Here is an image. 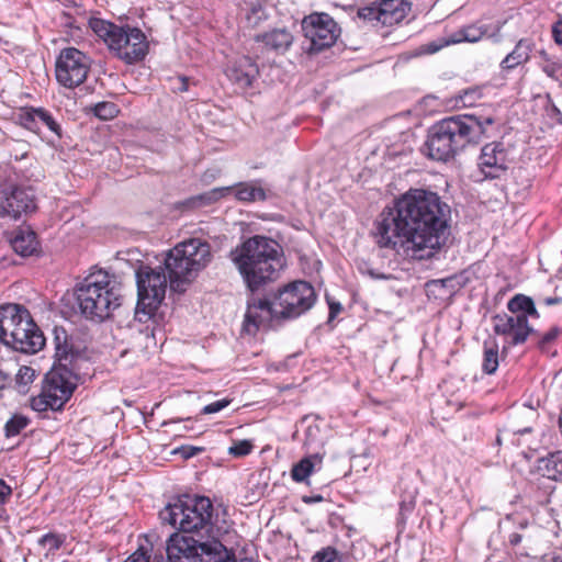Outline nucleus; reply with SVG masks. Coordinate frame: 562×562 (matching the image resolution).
<instances>
[{
  "instance_id": "obj_3",
  "label": "nucleus",
  "mask_w": 562,
  "mask_h": 562,
  "mask_svg": "<svg viewBox=\"0 0 562 562\" xmlns=\"http://www.w3.org/2000/svg\"><path fill=\"white\" fill-rule=\"evenodd\" d=\"M80 313L90 321L103 322L121 305V289L105 271L90 273L76 288Z\"/></svg>"
},
{
  "instance_id": "obj_5",
  "label": "nucleus",
  "mask_w": 562,
  "mask_h": 562,
  "mask_svg": "<svg viewBox=\"0 0 562 562\" xmlns=\"http://www.w3.org/2000/svg\"><path fill=\"white\" fill-rule=\"evenodd\" d=\"M213 259L211 245L201 238H190L176 245L166 256L170 289L183 292L184 286L193 281Z\"/></svg>"
},
{
  "instance_id": "obj_42",
  "label": "nucleus",
  "mask_w": 562,
  "mask_h": 562,
  "mask_svg": "<svg viewBox=\"0 0 562 562\" xmlns=\"http://www.w3.org/2000/svg\"><path fill=\"white\" fill-rule=\"evenodd\" d=\"M252 445L248 440H241L238 442H235L232 447H229L228 452L232 456L235 457H244L251 452Z\"/></svg>"
},
{
  "instance_id": "obj_22",
  "label": "nucleus",
  "mask_w": 562,
  "mask_h": 562,
  "mask_svg": "<svg viewBox=\"0 0 562 562\" xmlns=\"http://www.w3.org/2000/svg\"><path fill=\"white\" fill-rule=\"evenodd\" d=\"M25 125L32 128V124H42L57 138L63 137V128L59 121L43 108H31L24 115Z\"/></svg>"
},
{
  "instance_id": "obj_15",
  "label": "nucleus",
  "mask_w": 562,
  "mask_h": 562,
  "mask_svg": "<svg viewBox=\"0 0 562 562\" xmlns=\"http://www.w3.org/2000/svg\"><path fill=\"white\" fill-rule=\"evenodd\" d=\"M36 207L34 192L31 188H13L10 192L0 191V216L19 218L22 214Z\"/></svg>"
},
{
  "instance_id": "obj_14",
  "label": "nucleus",
  "mask_w": 562,
  "mask_h": 562,
  "mask_svg": "<svg viewBox=\"0 0 562 562\" xmlns=\"http://www.w3.org/2000/svg\"><path fill=\"white\" fill-rule=\"evenodd\" d=\"M78 378L66 366L54 367L43 384L46 397L53 400L55 407L61 408L77 386Z\"/></svg>"
},
{
  "instance_id": "obj_46",
  "label": "nucleus",
  "mask_w": 562,
  "mask_h": 562,
  "mask_svg": "<svg viewBox=\"0 0 562 562\" xmlns=\"http://www.w3.org/2000/svg\"><path fill=\"white\" fill-rule=\"evenodd\" d=\"M150 553L145 547H140L132 553L124 562H149Z\"/></svg>"
},
{
  "instance_id": "obj_52",
  "label": "nucleus",
  "mask_w": 562,
  "mask_h": 562,
  "mask_svg": "<svg viewBox=\"0 0 562 562\" xmlns=\"http://www.w3.org/2000/svg\"><path fill=\"white\" fill-rule=\"evenodd\" d=\"M180 86L177 88L179 92H186L189 89V79L184 76L178 78Z\"/></svg>"
},
{
  "instance_id": "obj_20",
  "label": "nucleus",
  "mask_w": 562,
  "mask_h": 562,
  "mask_svg": "<svg viewBox=\"0 0 562 562\" xmlns=\"http://www.w3.org/2000/svg\"><path fill=\"white\" fill-rule=\"evenodd\" d=\"M487 34V27L485 25L471 24L461 27L460 30L451 33L446 42L441 45L429 44L427 52L436 53L441 47L451 44H459L462 42L476 43Z\"/></svg>"
},
{
  "instance_id": "obj_51",
  "label": "nucleus",
  "mask_w": 562,
  "mask_h": 562,
  "mask_svg": "<svg viewBox=\"0 0 562 562\" xmlns=\"http://www.w3.org/2000/svg\"><path fill=\"white\" fill-rule=\"evenodd\" d=\"M218 175V169H210L203 175L202 181L209 183L210 181L214 180Z\"/></svg>"
},
{
  "instance_id": "obj_19",
  "label": "nucleus",
  "mask_w": 562,
  "mask_h": 562,
  "mask_svg": "<svg viewBox=\"0 0 562 562\" xmlns=\"http://www.w3.org/2000/svg\"><path fill=\"white\" fill-rule=\"evenodd\" d=\"M471 125L467 119L451 116L436 123L429 130V140H454V138L468 137L471 133Z\"/></svg>"
},
{
  "instance_id": "obj_26",
  "label": "nucleus",
  "mask_w": 562,
  "mask_h": 562,
  "mask_svg": "<svg viewBox=\"0 0 562 562\" xmlns=\"http://www.w3.org/2000/svg\"><path fill=\"white\" fill-rule=\"evenodd\" d=\"M532 44L529 40L521 38L516 44L513 52H510L501 63V67L504 70H512L517 66L525 64L530 58Z\"/></svg>"
},
{
  "instance_id": "obj_34",
  "label": "nucleus",
  "mask_w": 562,
  "mask_h": 562,
  "mask_svg": "<svg viewBox=\"0 0 562 562\" xmlns=\"http://www.w3.org/2000/svg\"><path fill=\"white\" fill-rule=\"evenodd\" d=\"M358 269L362 274L370 277L373 280L385 279L384 265L383 262L376 263L373 259L361 260L358 263Z\"/></svg>"
},
{
  "instance_id": "obj_9",
  "label": "nucleus",
  "mask_w": 562,
  "mask_h": 562,
  "mask_svg": "<svg viewBox=\"0 0 562 562\" xmlns=\"http://www.w3.org/2000/svg\"><path fill=\"white\" fill-rule=\"evenodd\" d=\"M166 551L169 562H203L200 551L215 555L216 562L229 559L227 548L220 540L200 543L192 537L177 532L169 537Z\"/></svg>"
},
{
  "instance_id": "obj_60",
  "label": "nucleus",
  "mask_w": 562,
  "mask_h": 562,
  "mask_svg": "<svg viewBox=\"0 0 562 562\" xmlns=\"http://www.w3.org/2000/svg\"><path fill=\"white\" fill-rule=\"evenodd\" d=\"M528 414H529V415H531V416H533V415H535V412H532V411H530V409H529V411H528Z\"/></svg>"
},
{
  "instance_id": "obj_38",
  "label": "nucleus",
  "mask_w": 562,
  "mask_h": 562,
  "mask_svg": "<svg viewBox=\"0 0 562 562\" xmlns=\"http://www.w3.org/2000/svg\"><path fill=\"white\" fill-rule=\"evenodd\" d=\"M64 540L65 538L63 536L49 532L38 539V544L45 550H47L48 554L58 550L63 544Z\"/></svg>"
},
{
  "instance_id": "obj_58",
  "label": "nucleus",
  "mask_w": 562,
  "mask_h": 562,
  "mask_svg": "<svg viewBox=\"0 0 562 562\" xmlns=\"http://www.w3.org/2000/svg\"><path fill=\"white\" fill-rule=\"evenodd\" d=\"M552 112L560 115V110L554 104H552Z\"/></svg>"
},
{
  "instance_id": "obj_44",
  "label": "nucleus",
  "mask_w": 562,
  "mask_h": 562,
  "mask_svg": "<svg viewBox=\"0 0 562 562\" xmlns=\"http://www.w3.org/2000/svg\"><path fill=\"white\" fill-rule=\"evenodd\" d=\"M376 244L381 249L386 247V217L383 214L376 223Z\"/></svg>"
},
{
  "instance_id": "obj_54",
  "label": "nucleus",
  "mask_w": 562,
  "mask_h": 562,
  "mask_svg": "<svg viewBox=\"0 0 562 562\" xmlns=\"http://www.w3.org/2000/svg\"><path fill=\"white\" fill-rule=\"evenodd\" d=\"M562 302V299L560 296H553V297H546L543 299V303L548 306L555 305Z\"/></svg>"
},
{
  "instance_id": "obj_61",
  "label": "nucleus",
  "mask_w": 562,
  "mask_h": 562,
  "mask_svg": "<svg viewBox=\"0 0 562 562\" xmlns=\"http://www.w3.org/2000/svg\"><path fill=\"white\" fill-rule=\"evenodd\" d=\"M488 176H491L492 178L497 177V175H493V173H488Z\"/></svg>"
},
{
  "instance_id": "obj_62",
  "label": "nucleus",
  "mask_w": 562,
  "mask_h": 562,
  "mask_svg": "<svg viewBox=\"0 0 562 562\" xmlns=\"http://www.w3.org/2000/svg\"><path fill=\"white\" fill-rule=\"evenodd\" d=\"M61 562H70V561H68V560H64V561H61Z\"/></svg>"
},
{
  "instance_id": "obj_4",
  "label": "nucleus",
  "mask_w": 562,
  "mask_h": 562,
  "mask_svg": "<svg viewBox=\"0 0 562 562\" xmlns=\"http://www.w3.org/2000/svg\"><path fill=\"white\" fill-rule=\"evenodd\" d=\"M160 518L183 532L205 530L214 539L228 532V526H218L212 521L213 505L210 498L204 496L179 498L160 512Z\"/></svg>"
},
{
  "instance_id": "obj_12",
  "label": "nucleus",
  "mask_w": 562,
  "mask_h": 562,
  "mask_svg": "<svg viewBox=\"0 0 562 562\" xmlns=\"http://www.w3.org/2000/svg\"><path fill=\"white\" fill-rule=\"evenodd\" d=\"M315 301L314 288L305 281L288 284L273 300L280 318H295L308 311Z\"/></svg>"
},
{
  "instance_id": "obj_25",
  "label": "nucleus",
  "mask_w": 562,
  "mask_h": 562,
  "mask_svg": "<svg viewBox=\"0 0 562 562\" xmlns=\"http://www.w3.org/2000/svg\"><path fill=\"white\" fill-rule=\"evenodd\" d=\"M503 143H486L481 150L480 166L505 169L506 156Z\"/></svg>"
},
{
  "instance_id": "obj_7",
  "label": "nucleus",
  "mask_w": 562,
  "mask_h": 562,
  "mask_svg": "<svg viewBox=\"0 0 562 562\" xmlns=\"http://www.w3.org/2000/svg\"><path fill=\"white\" fill-rule=\"evenodd\" d=\"M89 27L104 41L119 59L128 65L143 60L148 54L147 37L137 27L119 26L99 18H90Z\"/></svg>"
},
{
  "instance_id": "obj_56",
  "label": "nucleus",
  "mask_w": 562,
  "mask_h": 562,
  "mask_svg": "<svg viewBox=\"0 0 562 562\" xmlns=\"http://www.w3.org/2000/svg\"><path fill=\"white\" fill-rule=\"evenodd\" d=\"M530 431H531V427H529V426L524 427V428H514L513 429L514 434H519V435H522V434H526V432H530Z\"/></svg>"
},
{
  "instance_id": "obj_43",
  "label": "nucleus",
  "mask_w": 562,
  "mask_h": 562,
  "mask_svg": "<svg viewBox=\"0 0 562 562\" xmlns=\"http://www.w3.org/2000/svg\"><path fill=\"white\" fill-rule=\"evenodd\" d=\"M231 403H232V400H229V398H222V400L215 401L213 403L205 405L201 409V414H203V415L216 414V413L223 411L224 408H226Z\"/></svg>"
},
{
  "instance_id": "obj_11",
  "label": "nucleus",
  "mask_w": 562,
  "mask_h": 562,
  "mask_svg": "<svg viewBox=\"0 0 562 562\" xmlns=\"http://www.w3.org/2000/svg\"><path fill=\"white\" fill-rule=\"evenodd\" d=\"M302 30L310 42L308 54H317L330 48L340 35L337 22L327 13L314 12L302 21Z\"/></svg>"
},
{
  "instance_id": "obj_45",
  "label": "nucleus",
  "mask_w": 562,
  "mask_h": 562,
  "mask_svg": "<svg viewBox=\"0 0 562 562\" xmlns=\"http://www.w3.org/2000/svg\"><path fill=\"white\" fill-rule=\"evenodd\" d=\"M542 70L547 76L559 81L562 77V63H547L542 66Z\"/></svg>"
},
{
  "instance_id": "obj_55",
  "label": "nucleus",
  "mask_w": 562,
  "mask_h": 562,
  "mask_svg": "<svg viewBox=\"0 0 562 562\" xmlns=\"http://www.w3.org/2000/svg\"><path fill=\"white\" fill-rule=\"evenodd\" d=\"M341 310L340 303H333L330 304V316L334 317L337 313H339Z\"/></svg>"
},
{
  "instance_id": "obj_39",
  "label": "nucleus",
  "mask_w": 562,
  "mask_h": 562,
  "mask_svg": "<svg viewBox=\"0 0 562 562\" xmlns=\"http://www.w3.org/2000/svg\"><path fill=\"white\" fill-rule=\"evenodd\" d=\"M55 345L56 356L58 357V359H67L70 352V346L67 342V336L64 330L61 333H59L57 329L55 330Z\"/></svg>"
},
{
  "instance_id": "obj_31",
  "label": "nucleus",
  "mask_w": 562,
  "mask_h": 562,
  "mask_svg": "<svg viewBox=\"0 0 562 562\" xmlns=\"http://www.w3.org/2000/svg\"><path fill=\"white\" fill-rule=\"evenodd\" d=\"M411 10L412 4L407 0H389V26L402 22Z\"/></svg>"
},
{
  "instance_id": "obj_16",
  "label": "nucleus",
  "mask_w": 562,
  "mask_h": 562,
  "mask_svg": "<svg viewBox=\"0 0 562 562\" xmlns=\"http://www.w3.org/2000/svg\"><path fill=\"white\" fill-rule=\"evenodd\" d=\"M273 318H280L274 302L252 297L248 301L243 331L254 336L259 329L267 327Z\"/></svg>"
},
{
  "instance_id": "obj_36",
  "label": "nucleus",
  "mask_w": 562,
  "mask_h": 562,
  "mask_svg": "<svg viewBox=\"0 0 562 562\" xmlns=\"http://www.w3.org/2000/svg\"><path fill=\"white\" fill-rule=\"evenodd\" d=\"M30 420L27 417L15 414L13 415L5 424V435L7 437H14L19 435L27 425Z\"/></svg>"
},
{
  "instance_id": "obj_1",
  "label": "nucleus",
  "mask_w": 562,
  "mask_h": 562,
  "mask_svg": "<svg viewBox=\"0 0 562 562\" xmlns=\"http://www.w3.org/2000/svg\"><path fill=\"white\" fill-rule=\"evenodd\" d=\"M394 218L398 240L389 237V247L403 249L406 257L426 259L434 256L447 241L450 207L430 191L409 190L395 203Z\"/></svg>"
},
{
  "instance_id": "obj_35",
  "label": "nucleus",
  "mask_w": 562,
  "mask_h": 562,
  "mask_svg": "<svg viewBox=\"0 0 562 562\" xmlns=\"http://www.w3.org/2000/svg\"><path fill=\"white\" fill-rule=\"evenodd\" d=\"M93 113L100 120H112L117 116L120 109L116 103L110 101L99 102L93 106Z\"/></svg>"
},
{
  "instance_id": "obj_28",
  "label": "nucleus",
  "mask_w": 562,
  "mask_h": 562,
  "mask_svg": "<svg viewBox=\"0 0 562 562\" xmlns=\"http://www.w3.org/2000/svg\"><path fill=\"white\" fill-rule=\"evenodd\" d=\"M498 344L494 338H490L483 344L482 370L486 374H493L498 368Z\"/></svg>"
},
{
  "instance_id": "obj_8",
  "label": "nucleus",
  "mask_w": 562,
  "mask_h": 562,
  "mask_svg": "<svg viewBox=\"0 0 562 562\" xmlns=\"http://www.w3.org/2000/svg\"><path fill=\"white\" fill-rule=\"evenodd\" d=\"M127 255L130 256L126 259L127 261L135 260L138 263L135 268L138 292L135 316L139 322H147L154 316L165 299L168 280L170 281L166 274L168 269H166V266L151 268L143 263L135 257L138 251H128Z\"/></svg>"
},
{
  "instance_id": "obj_10",
  "label": "nucleus",
  "mask_w": 562,
  "mask_h": 562,
  "mask_svg": "<svg viewBox=\"0 0 562 562\" xmlns=\"http://www.w3.org/2000/svg\"><path fill=\"white\" fill-rule=\"evenodd\" d=\"M90 68L91 60L83 52L66 47L56 58L55 77L64 88L75 89L87 80Z\"/></svg>"
},
{
  "instance_id": "obj_41",
  "label": "nucleus",
  "mask_w": 562,
  "mask_h": 562,
  "mask_svg": "<svg viewBox=\"0 0 562 562\" xmlns=\"http://www.w3.org/2000/svg\"><path fill=\"white\" fill-rule=\"evenodd\" d=\"M338 557V551L333 547H325L312 557V562H334Z\"/></svg>"
},
{
  "instance_id": "obj_6",
  "label": "nucleus",
  "mask_w": 562,
  "mask_h": 562,
  "mask_svg": "<svg viewBox=\"0 0 562 562\" xmlns=\"http://www.w3.org/2000/svg\"><path fill=\"white\" fill-rule=\"evenodd\" d=\"M0 344L15 351L36 353L45 346V337L24 306L4 304L0 306Z\"/></svg>"
},
{
  "instance_id": "obj_2",
  "label": "nucleus",
  "mask_w": 562,
  "mask_h": 562,
  "mask_svg": "<svg viewBox=\"0 0 562 562\" xmlns=\"http://www.w3.org/2000/svg\"><path fill=\"white\" fill-rule=\"evenodd\" d=\"M231 259L252 292L274 280L282 268L280 245L259 235L246 239L232 250Z\"/></svg>"
},
{
  "instance_id": "obj_50",
  "label": "nucleus",
  "mask_w": 562,
  "mask_h": 562,
  "mask_svg": "<svg viewBox=\"0 0 562 562\" xmlns=\"http://www.w3.org/2000/svg\"><path fill=\"white\" fill-rule=\"evenodd\" d=\"M552 35L558 44H562V20H559L553 24Z\"/></svg>"
},
{
  "instance_id": "obj_30",
  "label": "nucleus",
  "mask_w": 562,
  "mask_h": 562,
  "mask_svg": "<svg viewBox=\"0 0 562 562\" xmlns=\"http://www.w3.org/2000/svg\"><path fill=\"white\" fill-rule=\"evenodd\" d=\"M422 151L438 161H448L454 156L451 143H425Z\"/></svg>"
},
{
  "instance_id": "obj_29",
  "label": "nucleus",
  "mask_w": 562,
  "mask_h": 562,
  "mask_svg": "<svg viewBox=\"0 0 562 562\" xmlns=\"http://www.w3.org/2000/svg\"><path fill=\"white\" fill-rule=\"evenodd\" d=\"M507 308L512 313L510 315L525 314L526 317L528 315L532 317H539L533 301L530 297L522 294H517L513 299H510L508 301Z\"/></svg>"
},
{
  "instance_id": "obj_23",
  "label": "nucleus",
  "mask_w": 562,
  "mask_h": 562,
  "mask_svg": "<svg viewBox=\"0 0 562 562\" xmlns=\"http://www.w3.org/2000/svg\"><path fill=\"white\" fill-rule=\"evenodd\" d=\"M10 243L13 250L22 257L35 254L40 245L36 234L29 227H22L15 231Z\"/></svg>"
},
{
  "instance_id": "obj_53",
  "label": "nucleus",
  "mask_w": 562,
  "mask_h": 562,
  "mask_svg": "<svg viewBox=\"0 0 562 562\" xmlns=\"http://www.w3.org/2000/svg\"><path fill=\"white\" fill-rule=\"evenodd\" d=\"M323 496L322 495H315V496H304L303 497V502L305 504H313V503H321L323 502Z\"/></svg>"
},
{
  "instance_id": "obj_24",
  "label": "nucleus",
  "mask_w": 562,
  "mask_h": 562,
  "mask_svg": "<svg viewBox=\"0 0 562 562\" xmlns=\"http://www.w3.org/2000/svg\"><path fill=\"white\" fill-rule=\"evenodd\" d=\"M537 471L550 480L562 481V450L540 458L537 461Z\"/></svg>"
},
{
  "instance_id": "obj_18",
  "label": "nucleus",
  "mask_w": 562,
  "mask_h": 562,
  "mask_svg": "<svg viewBox=\"0 0 562 562\" xmlns=\"http://www.w3.org/2000/svg\"><path fill=\"white\" fill-rule=\"evenodd\" d=\"M226 76L229 81L241 90L252 88L254 82L259 77V67L255 60L248 56H241L226 69Z\"/></svg>"
},
{
  "instance_id": "obj_17",
  "label": "nucleus",
  "mask_w": 562,
  "mask_h": 562,
  "mask_svg": "<svg viewBox=\"0 0 562 562\" xmlns=\"http://www.w3.org/2000/svg\"><path fill=\"white\" fill-rule=\"evenodd\" d=\"M492 322L494 333L508 338V344L513 346L524 344L532 333L525 314H498L493 317Z\"/></svg>"
},
{
  "instance_id": "obj_48",
  "label": "nucleus",
  "mask_w": 562,
  "mask_h": 562,
  "mask_svg": "<svg viewBox=\"0 0 562 562\" xmlns=\"http://www.w3.org/2000/svg\"><path fill=\"white\" fill-rule=\"evenodd\" d=\"M12 494V488L3 480H0V506L5 504Z\"/></svg>"
},
{
  "instance_id": "obj_57",
  "label": "nucleus",
  "mask_w": 562,
  "mask_h": 562,
  "mask_svg": "<svg viewBox=\"0 0 562 562\" xmlns=\"http://www.w3.org/2000/svg\"><path fill=\"white\" fill-rule=\"evenodd\" d=\"M520 540H521V536H520V535H518V533H514V535L512 536V538H510V542H512L513 544H517L518 542H520Z\"/></svg>"
},
{
  "instance_id": "obj_27",
  "label": "nucleus",
  "mask_w": 562,
  "mask_h": 562,
  "mask_svg": "<svg viewBox=\"0 0 562 562\" xmlns=\"http://www.w3.org/2000/svg\"><path fill=\"white\" fill-rule=\"evenodd\" d=\"M323 462V457L318 453L311 454L303 458L292 467L291 477L294 482H307L311 474L316 468H319Z\"/></svg>"
},
{
  "instance_id": "obj_40",
  "label": "nucleus",
  "mask_w": 562,
  "mask_h": 562,
  "mask_svg": "<svg viewBox=\"0 0 562 562\" xmlns=\"http://www.w3.org/2000/svg\"><path fill=\"white\" fill-rule=\"evenodd\" d=\"M482 97L481 90L477 88H470L460 93L458 101L465 108L473 106L476 101Z\"/></svg>"
},
{
  "instance_id": "obj_59",
  "label": "nucleus",
  "mask_w": 562,
  "mask_h": 562,
  "mask_svg": "<svg viewBox=\"0 0 562 562\" xmlns=\"http://www.w3.org/2000/svg\"><path fill=\"white\" fill-rule=\"evenodd\" d=\"M499 31H501V26H497V29H496V33H494L492 36H496V35H498V34H499Z\"/></svg>"
},
{
  "instance_id": "obj_49",
  "label": "nucleus",
  "mask_w": 562,
  "mask_h": 562,
  "mask_svg": "<svg viewBox=\"0 0 562 562\" xmlns=\"http://www.w3.org/2000/svg\"><path fill=\"white\" fill-rule=\"evenodd\" d=\"M559 335L558 328H551L549 331H547L544 335L541 336L539 339L540 346H546L547 344H550L552 340H554Z\"/></svg>"
},
{
  "instance_id": "obj_32",
  "label": "nucleus",
  "mask_w": 562,
  "mask_h": 562,
  "mask_svg": "<svg viewBox=\"0 0 562 562\" xmlns=\"http://www.w3.org/2000/svg\"><path fill=\"white\" fill-rule=\"evenodd\" d=\"M386 0H380L379 2H372L358 10V16L368 22H379L382 16L386 13Z\"/></svg>"
},
{
  "instance_id": "obj_21",
  "label": "nucleus",
  "mask_w": 562,
  "mask_h": 562,
  "mask_svg": "<svg viewBox=\"0 0 562 562\" xmlns=\"http://www.w3.org/2000/svg\"><path fill=\"white\" fill-rule=\"evenodd\" d=\"M256 41L263 44L268 50L284 54L292 46L294 36L286 29H273L256 36Z\"/></svg>"
},
{
  "instance_id": "obj_33",
  "label": "nucleus",
  "mask_w": 562,
  "mask_h": 562,
  "mask_svg": "<svg viewBox=\"0 0 562 562\" xmlns=\"http://www.w3.org/2000/svg\"><path fill=\"white\" fill-rule=\"evenodd\" d=\"M36 372L33 368L22 366L15 375V387L19 393L25 394L29 392L30 385L34 382Z\"/></svg>"
},
{
  "instance_id": "obj_37",
  "label": "nucleus",
  "mask_w": 562,
  "mask_h": 562,
  "mask_svg": "<svg viewBox=\"0 0 562 562\" xmlns=\"http://www.w3.org/2000/svg\"><path fill=\"white\" fill-rule=\"evenodd\" d=\"M30 405L33 411L38 413L46 412L48 409H60L59 407H55V405H53V400L46 397V391L43 387L42 392L37 396L31 398Z\"/></svg>"
},
{
  "instance_id": "obj_13",
  "label": "nucleus",
  "mask_w": 562,
  "mask_h": 562,
  "mask_svg": "<svg viewBox=\"0 0 562 562\" xmlns=\"http://www.w3.org/2000/svg\"><path fill=\"white\" fill-rule=\"evenodd\" d=\"M234 192L236 200L245 203L265 201L268 199L267 191L260 186L259 181L239 182L232 187L214 188L205 193L199 194L191 199L192 205H209L226 194Z\"/></svg>"
},
{
  "instance_id": "obj_47",
  "label": "nucleus",
  "mask_w": 562,
  "mask_h": 562,
  "mask_svg": "<svg viewBox=\"0 0 562 562\" xmlns=\"http://www.w3.org/2000/svg\"><path fill=\"white\" fill-rule=\"evenodd\" d=\"M203 451V448L201 447H194V446H182L181 448L177 449L175 452L180 453L184 459H190L200 452Z\"/></svg>"
}]
</instances>
